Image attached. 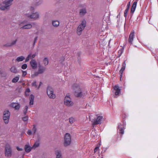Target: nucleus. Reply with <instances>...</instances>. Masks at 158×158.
Listing matches in <instances>:
<instances>
[{"label":"nucleus","instance_id":"ddd939ff","mask_svg":"<svg viewBox=\"0 0 158 158\" xmlns=\"http://www.w3.org/2000/svg\"><path fill=\"white\" fill-rule=\"evenodd\" d=\"M125 126L126 123L125 122H123L122 124L120 123L118 125V129L119 130V132L122 135L124 134V130Z\"/></svg>","mask_w":158,"mask_h":158},{"label":"nucleus","instance_id":"7ed1b4c3","mask_svg":"<svg viewBox=\"0 0 158 158\" xmlns=\"http://www.w3.org/2000/svg\"><path fill=\"white\" fill-rule=\"evenodd\" d=\"M86 21L83 19L81 21V23L78 26L77 30V34L78 35H80L82 33V31L84 29L86 26Z\"/></svg>","mask_w":158,"mask_h":158},{"label":"nucleus","instance_id":"f3484780","mask_svg":"<svg viewBox=\"0 0 158 158\" xmlns=\"http://www.w3.org/2000/svg\"><path fill=\"white\" fill-rule=\"evenodd\" d=\"M134 32L132 31L131 32L129 36L128 42L131 44H132V42L134 40Z\"/></svg>","mask_w":158,"mask_h":158},{"label":"nucleus","instance_id":"bb28decb","mask_svg":"<svg viewBox=\"0 0 158 158\" xmlns=\"http://www.w3.org/2000/svg\"><path fill=\"white\" fill-rule=\"evenodd\" d=\"M25 58L23 56H20L18 57L16 59V61L18 62L22 61L24 60Z\"/></svg>","mask_w":158,"mask_h":158},{"label":"nucleus","instance_id":"c03bdc74","mask_svg":"<svg viewBox=\"0 0 158 158\" xmlns=\"http://www.w3.org/2000/svg\"><path fill=\"white\" fill-rule=\"evenodd\" d=\"M37 39H38V37H35L34 40V41L33 45H35V43L37 41Z\"/></svg>","mask_w":158,"mask_h":158},{"label":"nucleus","instance_id":"79ce46f5","mask_svg":"<svg viewBox=\"0 0 158 158\" xmlns=\"http://www.w3.org/2000/svg\"><path fill=\"white\" fill-rule=\"evenodd\" d=\"M99 147H96L94 150V152H96L99 151Z\"/></svg>","mask_w":158,"mask_h":158},{"label":"nucleus","instance_id":"a878e982","mask_svg":"<svg viewBox=\"0 0 158 158\" xmlns=\"http://www.w3.org/2000/svg\"><path fill=\"white\" fill-rule=\"evenodd\" d=\"M53 25L55 27H57L59 25L60 22L57 20H54L52 22Z\"/></svg>","mask_w":158,"mask_h":158},{"label":"nucleus","instance_id":"6ab92c4d","mask_svg":"<svg viewBox=\"0 0 158 158\" xmlns=\"http://www.w3.org/2000/svg\"><path fill=\"white\" fill-rule=\"evenodd\" d=\"M56 158H62L61 151L60 150H56L55 152Z\"/></svg>","mask_w":158,"mask_h":158},{"label":"nucleus","instance_id":"a211bd4d","mask_svg":"<svg viewBox=\"0 0 158 158\" xmlns=\"http://www.w3.org/2000/svg\"><path fill=\"white\" fill-rule=\"evenodd\" d=\"M10 106L11 107L14 108L16 110H19L20 107V105L18 103H12L10 104Z\"/></svg>","mask_w":158,"mask_h":158},{"label":"nucleus","instance_id":"e433bc0d","mask_svg":"<svg viewBox=\"0 0 158 158\" xmlns=\"http://www.w3.org/2000/svg\"><path fill=\"white\" fill-rule=\"evenodd\" d=\"M32 86L35 87V88H38V87L36 85V82L35 81H34L33 82H32Z\"/></svg>","mask_w":158,"mask_h":158},{"label":"nucleus","instance_id":"8fccbe9b","mask_svg":"<svg viewBox=\"0 0 158 158\" xmlns=\"http://www.w3.org/2000/svg\"><path fill=\"white\" fill-rule=\"evenodd\" d=\"M42 83L41 82H40L39 86H38V89H39L40 88V86L42 85Z\"/></svg>","mask_w":158,"mask_h":158},{"label":"nucleus","instance_id":"f8f14e48","mask_svg":"<svg viewBox=\"0 0 158 158\" xmlns=\"http://www.w3.org/2000/svg\"><path fill=\"white\" fill-rule=\"evenodd\" d=\"M103 119V117L102 116H98L97 118H95L92 121V124L93 125L101 124Z\"/></svg>","mask_w":158,"mask_h":158},{"label":"nucleus","instance_id":"c9c22d12","mask_svg":"<svg viewBox=\"0 0 158 158\" xmlns=\"http://www.w3.org/2000/svg\"><path fill=\"white\" fill-rule=\"evenodd\" d=\"M75 120V119L73 117H71L69 118V122L71 124L73 123Z\"/></svg>","mask_w":158,"mask_h":158},{"label":"nucleus","instance_id":"9d476101","mask_svg":"<svg viewBox=\"0 0 158 158\" xmlns=\"http://www.w3.org/2000/svg\"><path fill=\"white\" fill-rule=\"evenodd\" d=\"M10 115V112L8 110H5L3 112V119L6 124L8 123Z\"/></svg>","mask_w":158,"mask_h":158},{"label":"nucleus","instance_id":"ea45409f","mask_svg":"<svg viewBox=\"0 0 158 158\" xmlns=\"http://www.w3.org/2000/svg\"><path fill=\"white\" fill-rule=\"evenodd\" d=\"M23 74V77H25L27 74V72L26 71H22Z\"/></svg>","mask_w":158,"mask_h":158},{"label":"nucleus","instance_id":"de8ad7c7","mask_svg":"<svg viewBox=\"0 0 158 158\" xmlns=\"http://www.w3.org/2000/svg\"><path fill=\"white\" fill-rule=\"evenodd\" d=\"M36 55V53L34 54H32V55H31V59L35 58V56Z\"/></svg>","mask_w":158,"mask_h":158},{"label":"nucleus","instance_id":"412c9836","mask_svg":"<svg viewBox=\"0 0 158 158\" xmlns=\"http://www.w3.org/2000/svg\"><path fill=\"white\" fill-rule=\"evenodd\" d=\"M17 41V40H13L11 42L7 43V44H4V46L5 47L12 46L13 45H15L16 44Z\"/></svg>","mask_w":158,"mask_h":158},{"label":"nucleus","instance_id":"cd10ccee","mask_svg":"<svg viewBox=\"0 0 158 158\" xmlns=\"http://www.w3.org/2000/svg\"><path fill=\"white\" fill-rule=\"evenodd\" d=\"M19 76H16L12 80V82L13 83H16L19 80Z\"/></svg>","mask_w":158,"mask_h":158},{"label":"nucleus","instance_id":"0eeeda50","mask_svg":"<svg viewBox=\"0 0 158 158\" xmlns=\"http://www.w3.org/2000/svg\"><path fill=\"white\" fill-rule=\"evenodd\" d=\"M25 15L27 17L32 19L34 20L38 19L40 18V15L38 12H35L31 14L29 13H26Z\"/></svg>","mask_w":158,"mask_h":158},{"label":"nucleus","instance_id":"5701e85b","mask_svg":"<svg viewBox=\"0 0 158 158\" xmlns=\"http://www.w3.org/2000/svg\"><path fill=\"white\" fill-rule=\"evenodd\" d=\"M34 96L32 94H31L29 97V105L31 106L34 104Z\"/></svg>","mask_w":158,"mask_h":158},{"label":"nucleus","instance_id":"393cba45","mask_svg":"<svg viewBox=\"0 0 158 158\" xmlns=\"http://www.w3.org/2000/svg\"><path fill=\"white\" fill-rule=\"evenodd\" d=\"M10 71L13 73H17V70L15 66H12L10 69Z\"/></svg>","mask_w":158,"mask_h":158},{"label":"nucleus","instance_id":"4468645a","mask_svg":"<svg viewBox=\"0 0 158 158\" xmlns=\"http://www.w3.org/2000/svg\"><path fill=\"white\" fill-rule=\"evenodd\" d=\"M30 65L33 69H35L37 67V64L35 60H32L30 63Z\"/></svg>","mask_w":158,"mask_h":158},{"label":"nucleus","instance_id":"20e7f679","mask_svg":"<svg viewBox=\"0 0 158 158\" xmlns=\"http://www.w3.org/2000/svg\"><path fill=\"white\" fill-rule=\"evenodd\" d=\"M71 138L70 135L69 133H66L64 136V144L65 146L69 145L71 143Z\"/></svg>","mask_w":158,"mask_h":158},{"label":"nucleus","instance_id":"c85d7f7f","mask_svg":"<svg viewBox=\"0 0 158 158\" xmlns=\"http://www.w3.org/2000/svg\"><path fill=\"white\" fill-rule=\"evenodd\" d=\"M39 143L38 142H36L35 143L33 146L32 148L33 149H35L36 148L39 147Z\"/></svg>","mask_w":158,"mask_h":158},{"label":"nucleus","instance_id":"a18cd8bd","mask_svg":"<svg viewBox=\"0 0 158 158\" xmlns=\"http://www.w3.org/2000/svg\"><path fill=\"white\" fill-rule=\"evenodd\" d=\"M16 149L18 151H21L23 150V149L21 148H19V147H16Z\"/></svg>","mask_w":158,"mask_h":158},{"label":"nucleus","instance_id":"37998d69","mask_svg":"<svg viewBox=\"0 0 158 158\" xmlns=\"http://www.w3.org/2000/svg\"><path fill=\"white\" fill-rule=\"evenodd\" d=\"M123 52V49H121L120 50H119V51L118 52V53L119 54L120 56L122 54Z\"/></svg>","mask_w":158,"mask_h":158},{"label":"nucleus","instance_id":"6e6552de","mask_svg":"<svg viewBox=\"0 0 158 158\" xmlns=\"http://www.w3.org/2000/svg\"><path fill=\"white\" fill-rule=\"evenodd\" d=\"M5 154L6 156L10 157L12 155V150L9 144H6L5 148Z\"/></svg>","mask_w":158,"mask_h":158},{"label":"nucleus","instance_id":"1a4fd4ad","mask_svg":"<svg viewBox=\"0 0 158 158\" xmlns=\"http://www.w3.org/2000/svg\"><path fill=\"white\" fill-rule=\"evenodd\" d=\"M19 26L20 27V28L22 29H29L32 27V25L31 24H26L25 21L20 22Z\"/></svg>","mask_w":158,"mask_h":158},{"label":"nucleus","instance_id":"09e8293b","mask_svg":"<svg viewBox=\"0 0 158 158\" xmlns=\"http://www.w3.org/2000/svg\"><path fill=\"white\" fill-rule=\"evenodd\" d=\"M30 10L31 11H33L34 10V8L32 6H31L30 7Z\"/></svg>","mask_w":158,"mask_h":158},{"label":"nucleus","instance_id":"aec40b11","mask_svg":"<svg viewBox=\"0 0 158 158\" xmlns=\"http://www.w3.org/2000/svg\"><path fill=\"white\" fill-rule=\"evenodd\" d=\"M114 89L116 91L115 94L116 95H118L121 92L120 89L118 85H115L114 87Z\"/></svg>","mask_w":158,"mask_h":158},{"label":"nucleus","instance_id":"423d86ee","mask_svg":"<svg viewBox=\"0 0 158 158\" xmlns=\"http://www.w3.org/2000/svg\"><path fill=\"white\" fill-rule=\"evenodd\" d=\"M75 95L77 97H81L84 96L86 94V93L83 92L79 86L76 87L75 89Z\"/></svg>","mask_w":158,"mask_h":158},{"label":"nucleus","instance_id":"2f4dec72","mask_svg":"<svg viewBox=\"0 0 158 158\" xmlns=\"http://www.w3.org/2000/svg\"><path fill=\"white\" fill-rule=\"evenodd\" d=\"M32 130L33 131V134H35L37 131V128L35 125H33V127Z\"/></svg>","mask_w":158,"mask_h":158},{"label":"nucleus","instance_id":"4c0bfd02","mask_svg":"<svg viewBox=\"0 0 158 158\" xmlns=\"http://www.w3.org/2000/svg\"><path fill=\"white\" fill-rule=\"evenodd\" d=\"M27 134L29 135H31L33 134V132L31 130H29L27 132Z\"/></svg>","mask_w":158,"mask_h":158},{"label":"nucleus","instance_id":"4be33fe9","mask_svg":"<svg viewBox=\"0 0 158 158\" xmlns=\"http://www.w3.org/2000/svg\"><path fill=\"white\" fill-rule=\"evenodd\" d=\"M137 4V2L136 1H135L133 3L132 6L131 8V13H133L134 12L136 7Z\"/></svg>","mask_w":158,"mask_h":158},{"label":"nucleus","instance_id":"473e14b6","mask_svg":"<svg viewBox=\"0 0 158 158\" xmlns=\"http://www.w3.org/2000/svg\"><path fill=\"white\" fill-rule=\"evenodd\" d=\"M30 59H31V54H29L28 56L27 57V58L25 60V62H26L28 61Z\"/></svg>","mask_w":158,"mask_h":158},{"label":"nucleus","instance_id":"2eb2a0df","mask_svg":"<svg viewBox=\"0 0 158 158\" xmlns=\"http://www.w3.org/2000/svg\"><path fill=\"white\" fill-rule=\"evenodd\" d=\"M87 11L86 8L84 7L80 9L79 14L81 16L83 17L87 13Z\"/></svg>","mask_w":158,"mask_h":158},{"label":"nucleus","instance_id":"9b49d317","mask_svg":"<svg viewBox=\"0 0 158 158\" xmlns=\"http://www.w3.org/2000/svg\"><path fill=\"white\" fill-rule=\"evenodd\" d=\"M47 93L49 98H56L55 95L54 94L53 90L50 86H48L47 89Z\"/></svg>","mask_w":158,"mask_h":158},{"label":"nucleus","instance_id":"7c9ffc66","mask_svg":"<svg viewBox=\"0 0 158 158\" xmlns=\"http://www.w3.org/2000/svg\"><path fill=\"white\" fill-rule=\"evenodd\" d=\"M30 92V89L28 88L26 89L25 92V95L27 96L29 95V93Z\"/></svg>","mask_w":158,"mask_h":158},{"label":"nucleus","instance_id":"dca6fc26","mask_svg":"<svg viewBox=\"0 0 158 158\" xmlns=\"http://www.w3.org/2000/svg\"><path fill=\"white\" fill-rule=\"evenodd\" d=\"M126 64L125 63V61L122 64V67L120 70L119 72V73L120 75V79H121L122 77L123 73V71L124 70L126 67Z\"/></svg>","mask_w":158,"mask_h":158},{"label":"nucleus","instance_id":"58836bf2","mask_svg":"<svg viewBox=\"0 0 158 158\" xmlns=\"http://www.w3.org/2000/svg\"><path fill=\"white\" fill-rule=\"evenodd\" d=\"M27 67V65L26 64H24L22 66L21 68L23 69H26Z\"/></svg>","mask_w":158,"mask_h":158},{"label":"nucleus","instance_id":"f704fd0d","mask_svg":"<svg viewBox=\"0 0 158 158\" xmlns=\"http://www.w3.org/2000/svg\"><path fill=\"white\" fill-rule=\"evenodd\" d=\"M129 10V9L127 8L124 12V16L125 17H126V16L127 15Z\"/></svg>","mask_w":158,"mask_h":158},{"label":"nucleus","instance_id":"f257e3e1","mask_svg":"<svg viewBox=\"0 0 158 158\" xmlns=\"http://www.w3.org/2000/svg\"><path fill=\"white\" fill-rule=\"evenodd\" d=\"M13 0H5L1 5L0 9L4 10L9 9L10 6L12 4Z\"/></svg>","mask_w":158,"mask_h":158},{"label":"nucleus","instance_id":"39448f33","mask_svg":"<svg viewBox=\"0 0 158 158\" xmlns=\"http://www.w3.org/2000/svg\"><path fill=\"white\" fill-rule=\"evenodd\" d=\"M64 104L68 106H71L73 105V103L71 101L69 94H67L64 99Z\"/></svg>","mask_w":158,"mask_h":158},{"label":"nucleus","instance_id":"72a5a7b5","mask_svg":"<svg viewBox=\"0 0 158 158\" xmlns=\"http://www.w3.org/2000/svg\"><path fill=\"white\" fill-rule=\"evenodd\" d=\"M28 106H25V108H24V109L23 110V113L25 115L26 114V113H27V111L28 110Z\"/></svg>","mask_w":158,"mask_h":158},{"label":"nucleus","instance_id":"c756f323","mask_svg":"<svg viewBox=\"0 0 158 158\" xmlns=\"http://www.w3.org/2000/svg\"><path fill=\"white\" fill-rule=\"evenodd\" d=\"M43 63L45 65H48V59L47 58H45L43 60Z\"/></svg>","mask_w":158,"mask_h":158},{"label":"nucleus","instance_id":"b1692460","mask_svg":"<svg viewBox=\"0 0 158 158\" xmlns=\"http://www.w3.org/2000/svg\"><path fill=\"white\" fill-rule=\"evenodd\" d=\"M32 148V147H31L28 144L26 145L24 147L25 151L27 152H30Z\"/></svg>","mask_w":158,"mask_h":158},{"label":"nucleus","instance_id":"49530a36","mask_svg":"<svg viewBox=\"0 0 158 158\" xmlns=\"http://www.w3.org/2000/svg\"><path fill=\"white\" fill-rule=\"evenodd\" d=\"M131 2H129L127 6V8L129 9L130 5Z\"/></svg>","mask_w":158,"mask_h":158},{"label":"nucleus","instance_id":"f03ea898","mask_svg":"<svg viewBox=\"0 0 158 158\" xmlns=\"http://www.w3.org/2000/svg\"><path fill=\"white\" fill-rule=\"evenodd\" d=\"M45 67L41 65H39L37 72H35L31 74V77L33 78L39 75V74H43L45 71Z\"/></svg>","mask_w":158,"mask_h":158},{"label":"nucleus","instance_id":"a19ab883","mask_svg":"<svg viewBox=\"0 0 158 158\" xmlns=\"http://www.w3.org/2000/svg\"><path fill=\"white\" fill-rule=\"evenodd\" d=\"M28 119V117L27 116H25L23 118V120L24 121H27Z\"/></svg>","mask_w":158,"mask_h":158}]
</instances>
